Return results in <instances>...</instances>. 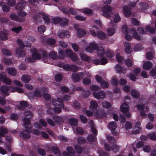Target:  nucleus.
I'll return each instance as SVG.
<instances>
[{
	"label": "nucleus",
	"mask_w": 156,
	"mask_h": 156,
	"mask_svg": "<svg viewBox=\"0 0 156 156\" xmlns=\"http://www.w3.org/2000/svg\"><path fill=\"white\" fill-rule=\"evenodd\" d=\"M24 126H25L26 130L23 131L20 134V136L24 139H26L29 137L30 133L31 132V127L30 125V121L28 118H24L23 119Z\"/></svg>",
	"instance_id": "nucleus-1"
},
{
	"label": "nucleus",
	"mask_w": 156,
	"mask_h": 156,
	"mask_svg": "<svg viewBox=\"0 0 156 156\" xmlns=\"http://www.w3.org/2000/svg\"><path fill=\"white\" fill-rule=\"evenodd\" d=\"M85 49L86 50L89 52H92L94 50H96L98 55L100 56L103 55L105 54L103 48L98 47L97 44L94 42L90 43L89 45L87 46Z\"/></svg>",
	"instance_id": "nucleus-2"
},
{
	"label": "nucleus",
	"mask_w": 156,
	"mask_h": 156,
	"mask_svg": "<svg viewBox=\"0 0 156 156\" xmlns=\"http://www.w3.org/2000/svg\"><path fill=\"white\" fill-rule=\"evenodd\" d=\"M1 89L2 94L5 97L9 95V93L10 92H17L19 93L23 92V90L21 88L11 86L8 87L7 86H3L2 87Z\"/></svg>",
	"instance_id": "nucleus-3"
},
{
	"label": "nucleus",
	"mask_w": 156,
	"mask_h": 156,
	"mask_svg": "<svg viewBox=\"0 0 156 156\" xmlns=\"http://www.w3.org/2000/svg\"><path fill=\"white\" fill-rule=\"evenodd\" d=\"M122 30L123 32L126 33L125 37L126 39L127 40L129 41L131 40L132 37L131 36L127 34H129V32H131L132 34H133V37L136 39L137 40H139L140 39V36L137 35L136 32V30L135 29L132 28L129 32L128 30L126 25H125L122 26Z\"/></svg>",
	"instance_id": "nucleus-4"
},
{
	"label": "nucleus",
	"mask_w": 156,
	"mask_h": 156,
	"mask_svg": "<svg viewBox=\"0 0 156 156\" xmlns=\"http://www.w3.org/2000/svg\"><path fill=\"white\" fill-rule=\"evenodd\" d=\"M51 101L54 106L55 112L56 113L60 112L61 111V108L64 106L63 100L62 98H58L57 100H52Z\"/></svg>",
	"instance_id": "nucleus-5"
},
{
	"label": "nucleus",
	"mask_w": 156,
	"mask_h": 156,
	"mask_svg": "<svg viewBox=\"0 0 156 156\" xmlns=\"http://www.w3.org/2000/svg\"><path fill=\"white\" fill-rule=\"evenodd\" d=\"M42 60L44 62L51 64V62H50L48 60L49 59V56L53 59H56V53L53 51H51L49 55L47 54L45 51H43L42 52Z\"/></svg>",
	"instance_id": "nucleus-6"
},
{
	"label": "nucleus",
	"mask_w": 156,
	"mask_h": 156,
	"mask_svg": "<svg viewBox=\"0 0 156 156\" xmlns=\"http://www.w3.org/2000/svg\"><path fill=\"white\" fill-rule=\"evenodd\" d=\"M31 52L32 53V58L28 57L26 59L27 62H32L34 61V60H37L41 57L38 51H37L35 48H33L31 49Z\"/></svg>",
	"instance_id": "nucleus-7"
},
{
	"label": "nucleus",
	"mask_w": 156,
	"mask_h": 156,
	"mask_svg": "<svg viewBox=\"0 0 156 156\" xmlns=\"http://www.w3.org/2000/svg\"><path fill=\"white\" fill-rule=\"evenodd\" d=\"M129 105L126 103H122L120 106V111L127 118H129L131 116V114L129 112Z\"/></svg>",
	"instance_id": "nucleus-8"
},
{
	"label": "nucleus",
	"mask_w": 156,
	"mask_h": 156,
	"mask_svg": "<svg viewBox=\"0 0 156 156\" xmlns=\"http://www.w3.org/2000/svg\"><path fill=\"white\" fill-rule=\"evenodd\" d=\"M102 11L103 15L108 18L110 16L111 14L115 12L114 9L108 5L105 6L103 9Z\"/></svg>",
	"instance_id": "nucleus-9"
},
{
	"label": "nucleus",
	"mask_w": 156,
	"mask_h": 156,
	"mask_svg": "<svg viewBox=\"0 0 156 156\" xmlns=\"http://www.w3.org/2000/svg\"><path fill=\"white\" fill-rule=\"evenodd\" d=\"M137 109L140 111V115L144 117L146 115V113L149 110L148 107L146 105L138 104L136 106Z\"/></svg>",
	"instance_id": "nucleus-10"
},
{
	"label": "nucleus",
	"mask_w": 156,
	"mask_h": 156,
	"mask_svg": "<svg viewBox=\"0 0 156 156\" xmlns=\"http://www.w3.org/2000/svg\"><path fill=\"white\" fill-rule=\"evenodd\" d=\"M40 17L43 18L45 24H48L50 23V20L48 17V16L47 14L45 13H40L38 15L34 16L33 18L34 19L37 20Z\"/></svg>",
	"instance_id": "nucleus-11"
},
{
	"label": "nucleus",
	"mask_w": 156,
	"mask_h": 156,
	"mask_svg": "<svg viewBox=\"0 0 156 156\" xmlns=\"http://www.w3.org/2000/svg\"><path fill=\"white\" fill-rule=\"evenodd\" d=\"M56 65L62 67L66 71H69L70 70L76 71L78 69L77 67L76 66L73 65L69 66L67 64L63 65L62 63H58L56 64Z\"/></svg>",
	"instance_id": "nucleus-12"
},
{
	"label": "nucleus",
	"mask_w": 156,
	"mask_h": 156,
	"mask_svg": "<svg viewBox=\"0 0 156 156\" xmlns=\"http://www.w3.org/2000/svg\"><path fill=\"white\" fill-rule=\"evenodd\" d=\"M58 52L61 58H63L65 56L70 57L73 53V51L69 49H66L65 52L61 49L59 50Z\"/></svg>",
	"instance_id": "nucleus-13"
},
{
	"label": "nucleus",
	"mask_w": 156,
	"mask_h": 156,
	"mask_svg": "<svg viewBox=\"0 0 156 156\" xmlns=\"http://www.w3.org/2000/svg\"><path fill=\"white\" fill-rule=\"evenodd\" d=\"M57 36L59 38L62 39L65 37H69L70 34L67 31L60 30L58 32Z\"/></svg>",
	"instance_id": "nucleus-14"
},
{
	"label": "nucleus",
	"mask_w": 156,
	"mask_h": 156,
	"mask_svg": "<svg viewBox=\"0 0 156 156\" xmlns=\"http://www.w3.org/2000/svg\"><path fill=\"white\" fill-rule=\"evenodd\" d=\"M146 30H147V31H146V30H144L142 28L140 27L137 29V30L140 34H144L147 32V31H148L149 32L151 33H153L155 31L154 29L151 26H148L147 27Z\"/></svg>",
	"instance_id": "nucleus-15"
},
{
	"label": "nucleus",
	"mask_w": 156,
	"mask_h": 156,
	"mask_svg": "<svg viewBox=\"0 0 156 156\" xmlns=\"http://www.w3.org/2000/svg\"><path fill=\"white\" fill-rule=\"evenodd\" d=\"M116 127V124L114 122H109L108 125V128L111 130L112 133L114 135H116L117 133L115 130Z\"/></svg>",
	"instance_id": "nucleus-16"
},
{
	"label": "nucleus",
	"mask_w": 156,
	"mask_h": 156,
	"mask_svg": "<svg viewBox=\"0 0 156 156\" xmlns=\"http://www.w3.org/2000/svg\"><path fill=\"white\" fill-rule=\"evenodd\" d=\"M152 64L150 61H143L142 68L144 69L149 70L152 68Z\"/></svg>",
	"instance_id": "nucleus-17"
},
{
	"label": "nucleus",
	"mask_w": 156,
	"mask_h": 156,
	"mask_svg": "<svg viewBox=\"0 0 156 156\" xmlns=\"http://www.w3.org/2000/svg\"><path fill=\"white\" fill-rule=\"evenodd\" d=\"M140 123L138 121L136 123L135 126L133 129L132 132L133 133L135 134H138L141 129V128L140 127Z\"/></svg>",
	"instance_id": "nucleus-18"
},
{
	"label": "nucleus",
	"mask_w": 156,
	"mask_h": 156,
	"mask_svg": "<svg viewBox=\"0 0 156 156\" xmlns=\"http://www.w3.org/2000/svg\"><path fill=\"white\" fill-rule=\"evenodd\" d=\"M129 6L125 5L123 8V13L124 16L126 17H129L131 16V14L130 9L128 7Z\"/></svg>",
	"instance_id": "nucleus-19"
},
{
	"label": "nucleus",
	"mask_w": 156,
	"mask_h": 156,
	"mask_svg": "<svg viewBox=\"0 0 156 156\" xmlns=\"http://www.w3.org/2000/svg\"><path fill=\"white\" fill-rule=\"evenodd\" d=\"M4 75V73H3L0 74V80L7 84H10L12 82L11 81L9 78L5 76Z\"/></svg>",
	"instance_id": "nucleus-20"
},
{
	"label": "nucleus",
	"mask_w": 156,
	"mask_h": 156,
	"mask_svg": "<svg viewBox=\"0 0 156 156\" xmlns=\"http://www.w3.org/2000/svg\"><path fill=\"white\" fill-rule=\"evenodd\" d=\"M95 78L97 82L98 83L101 82V85L103 88H106L108 87V83L104 81H102V79L100 76H97Z\"/></svg>",
	"instance_id": "nucleus-21"
},
{
	"label": "nucleus",
	"mask_w": 156,
	"mask_h": 156,
	"mask_svg": "<svg viewBox=\"0 0 156 156\" xmlns=\"http://www.w3.org/2000/svg\"><path fill=\"white\" fill-rule=\"evenodd\" d=\"M83 76V74L80 73L78 74L76 73H73L72 76V79L75 82L79 81L80 79V77L82 78Z\"/></svg>",
	"instance_id": "nucleus-22"
},
{
	"label": "nucleus",
	"mask_w": 156,
	"mask_h": 156,
	"mask_svg": "<svg viewBox=\"0 0 156 156\" xmlns=\"http://www.w3.org/2000/svg\"><path fill=\"white\" fill-rule=\"evenodd\" d=\"M93 94L94 96L97 99L103 98L105 96V93L101 91H99L98 93L94 92L93 93Z\"/></svg>",
	"instance_id": "nucleus-23"
},
{
	"label": "nucleus",
	"mask_w": 156,
	"mask_h": 156,
	"mask_svg": "<svg viewBox=\"0 0 156 156\" xmlns=\"http://www.w3.org/2000/svg\"><path fill=\"white\" fill-rule=\"evenodd\" d=\"M8 132L7 129L3 127H2L0 129V135L4 136L5 134L7 133ZM2 142V138L0 136V144Z\"/></svg>",
	"instance_id": "nucleus-24"
},
{
	"label": "nucleus",
	"mask_w": 156,
	"mask_h": 156,
	"mask_svg": "<svg viewBox=\"0 0 156 156\" xmlns=\"http://www.w3.org/2000/svg\"><path fill=\"white\" fill-rule=\"evenodd\" d=\"M66 150L68 152V153L65 152H63V155L64 156H71L69 154H71L72 155L74 154V152L71 147H68L67 148Z\"/></svg>",
	"instance_id": "nucleus-25"
},
{
	"label": "nucleus",
	"mask_w": 156,
	"mask_h": 156,
	"mask_svg": "<svg viewBox=\"0 0 156 156\" xmlns=\"http://www.w3.org/2000/svg\"><path fill=\"white\" fill-rule=\"evenodd\" d=\"M26 3L24 1H21L18 3L16 7V9H23L25 6Z\"/></svg>",
	"instance_id": "nucleus-26"
},
{
	"label": "nucleus",
	"mask_w": 156,
	"mask_h": 156,
	"mask_svg": "<svg viewBox=\"0 0 156 156\" xmlns=\"http://www.w3.org/2000/svg\"><path fill=\"white\" fill-rule=\"evenodd\" d=\"M28 105L27 102L25 101H22L20 102V105H18L17 107L19 109L22 110L23 108Z\"/></svg>",
	"instance_id": "nucleus-27"
},
{
	"label": "nucleus",
	"mask_w": 156,
	"mask_h": 156,
	"mask_svg": "<svg viewBox=\"0 0 156 156\" xmlns=\"http://www.w3.org/2000/svg\"><path fill=\"white\" fill-rule=\"evenodd\" d=\"M125 52L128 54L130 53L131 51L130 44L129 43L126 42L125 44Z\"/></svg>",
	"instance_id": "nucleus-28"
},
{
	"label": "nucleus",
	"mask_w": 156,
	"mask_h": 156,
	"mask_svg": "<svg viewBox=\"0 0 156 156\" xmlns=\"http://www.w3.org/2000/svg\"><path fill=\"white\" fill-rule=\"evenodd\" d=\"M107 62L108 61L107 59L105 58H101L100 62H97L96 60L94 62L97 65L100 64L102 65H105Z\"/></svg>",
	"instance_id": "nucleus-29"
},
{
	"label": "nucleus",
	"mask_w": 156,
	"mask_h": 156,
	"mask_svg": "<svg viewBox=\"0 0 156 156\" xmlns=\"http://www.w3.org/2000/svg\"><path fill=\"white\" fill-rule=\"evenodd\" d=\"M131 94L134 98H137L139 96V92L135 89H132L131 91Z\"/></svg>",
	"instance_id": "nucleus-30"
},
{
	"label": "nucleus",
	"mask_w": 156,
	"mask_h": 156,
	"mask_svg": "<svg viewBox=\"0 0 156 156\" xmlns=\"http://www.w3.org/2000/svg\"><path fill=\"white\" fill-rule=\"evenodd\" d=\"M9 75L14 76L16 74V70L14 68H10L7 69Z\"/></svg>",
	"instance_id": "nucleus-31"
},
{
	"label": "nucleus",
	"mask_w": 156,
	"mask_h": 156,
	"mask_svg": "<svg viewBox=\"0 0 156 156\" xmlns=\"http://www.w3.org/2000/svg\"><path fill=\"white\" fill-rule=\"evenodd\" d=\"M154 55V51L153 49L151 51H148L146 54V57L148 59H151L153 58Z\"/></svg>",
	"instance_id": "nucleus-32"
},
{
	"label": "nucleus",
	"mask_w": 156,
	"mask_h": 156,
	"mask_svg": "<svg viewBox=\"0 0 156 156\" xmlns=\"http://www.w3.org/2000/svg\"><path fill=\"white\" fill-rule=\"evenodd\" d=\"M16 54L18 56H22L25 54L24 51L21 48H17L16 50Z\"/></svg>",
	"instance_id": "nucleus-33"
},
{
	"label": "nucleus",
	"mask_w": 156,
	"mask_h": 156,
	"mask_svg": "<svg viewBox=\"0 0 156 156\" xmlns=\"http://www.w3.org/2000/svg\"><path fill=\"white\" fill-rule=\"evenodd\" d=\"M85 34V31L83 29H79L77 30V34L78 37H82L84 36Z\"/></svg>",
	"instance_id": "nucleus-34"
},
{
	"label": "nucleus",
	"mask_w": 156,
	"mask_h": 156,
	"mask_svg": "<svg viewBox=\"0 0 156 156\" xmlns=\"http://www.w3.org/2000/svg\"><path fill=\"white\" fill-rule=\"evenodd\" d=\"M22 81L24 82H28L30 80V77L29 76L27 75H23L21 78Z\"/></svg>",
	"instance_id": "nucleus-35"
},
{
	"label": "nucleus",
	"mask_w": 156,
	"mask_h": 156,
	"mask_svg": "<svg viewBox=\"0 0 156 156\" xmlns=\"http://www.w3.org/2000/svg\"><path fill=\"white\" fill-rule=\"evenodd\" d=\"M79 55L81 59L83 60L88 61L89 59V57L84 53H80L79 54Z\"/></svg>",
	"instance_id": "nucleus-36"
},
{
	"label": "nucleus",
	"mask_w": 156,
	"mask_h": 156,
	"mask_svg": "<svg viewBox=\"0 0 156 156\" xmlns=\"http://www.w3.org/2000/svg\"><path fill=\"white\" fill-rule=\"evenodd\" d=\"M94 25L93 27L94 28H98L101 26V23L99 20H95L94 21Z\"/></svg>",
	"instance_id": "nucleus-37"
},
{
	"label": "nucleus",
	"mask_w": 156,
	"mask_h": 156,
	"mask_svg": "<svg viewBox=\"0 0 156 156\" xmlns=\"http://www.w3.org/2000/svg\"><path fill=\"white\" fill-rule=\"evenodd\" d=\"M106 56L108 58H112L114 55L113 52L110 50H108L105 52Z\"/></svg>",
	"instance_id": "nucleus-38"
},
{
	"label": "nucleus",
	"mask_w": 156,
	"mask_h": 156,
	"mask_svg": "<svg viewBox=\"0 0 156 156\" xmlns=\"http://www.w3.org/2000/svg\"><path fill=\"white\" fill-rule=\"evenodd\" d=\"M69 57L73 61H76L79 59L78 56L74 53H73Z\"/></svg>",
	"instance_id": "nucleus-39"
},
{
	"label": "nucleus",
	"mask_w": 156,
	"mask_h": 156,
	"mask_svg": "<svg viewBox=\"0 0 156 156\" xmlns=\"http://www.w3.org/2000/svg\"><path fill=\"white\" fill-rule=\"evenodd\" d=\"M45 27L44 25L40 26L37 28L38 31L40 34L43 33L45 31Z\"/></svg>",
	"instance_id": "nucleus-40"
},
{
	"label": "nucleus",
	"mask_w": 156,
	"mask_h": 156,
	"mask_svg": "<svg viewBox=\"0 0 156 156\" xmlns=\"http://www.w3.org/2000/svg\"><path fill=\"white\" fill-rule=\"evenodd\" d=\"M77 120L75 119H71L69 120V122L71 125L76 126L77 124Z\"/></svg>",
	"instance_id": "nucleus-41"
},
{
	"label": "nucleus",
	"mask_w": 156,
	"mask_h": 156,
	"mask_svg": "<svg viewBox=\"0 0 156 156\" xmlns=\"http://www.w3.org/2000/svg\"><path fill=\"white\" fill-rule=\"evenodd\" d=\"M98 107V104L96 102L94 101H92L90 103V109H94L97 108Z\"/></svg>",
	"instance_id": "nucleus-42"
},
{
	"label": "nucleus",
	"mask_w": 156,
	"mask_h": 156,
	"mask_svg": "<svg viewBox=\"0 0 156 156\" xmlns=\"http://www.w3.org/2000/svg\"><path fill=\"white\" fill-rule=\"evenodd\" d=\"M22 29V27H15L12 28L11 29V30L12 31L16 33H18Z\"/></svg>",
	"instance_id": "nucleus-43"
},
{
	"label": "nucleus",
	"mask_w": 156,
	"mask_h": 156,
	"mask_svg": "<svg viewBox=\"0 0 156 156\" xmlns=\"http://www.w3.org/2000/svg\"><path fill=\"white\" fill-rule=\"evenodd\" d=\"M79 11L78 10H74L72 9H69L68 11H67L66 10H64L63 11L66 13H70L73 14H76L78 13V11Z\"/></svg>",
	"instance_id": "nucleus-44"
},
{
	"label": "nucleus",
	"mask_w": 156,
	"mask_h": 156,
	"mask_svg": "<svg viewBox=\"0 0 156 156\" xmlns=\"http://www.w3.org/2000/svg\"><path fill=\"white\" fill-rule=\"evenodd\" d=\"M61 18L60 17H55L52 19V22L53 23L57 24L58 23H59Z\"/></svg>",
	"instance_id": "nucleus-45"
},
{
	"label": "nucleus",
	"mask_w": 156,
	"mask_h": 156,
	"mask_svg": "<svg viewBox=\"0 0 156 156\" xmlns=\"http://www.w3.org/2000/svg\"><path fill=\"white\" fill-rule=\"evenodd\" d=\"M111 83L113 85H116L118 84V81L116 79V78L115 76H113L112 78L111 81Z\"/></svg>",
	"instance_id": "nucleus-46"
},
{
	"label": "nucleus",
	"mask_w": 156,
	"mask_h": 156,
	"mask_svg": "<svg viewBox=\"0 0 156 156\" xmlns=\"http://www.w3.org/2000/svg\"><path fill=\"white\" fill-rule=\"evenodd\" d=\"M10 18L13 20H17L18 21H21L22 20H20L18 17L15 14H11L10 15Z\"/></svg>",
	"instance_id": "nucleus-47"
},
{
	"label": "nucleus",
	"mask_w": 156,
	"mask_h": 156,
	"mask_svg": "<svg viewBox=\"0 0 156 156\" xmlns=\"http://www.w3.org/2000/svg\"><path fill=\"white\" fill-rule=\"evenodd\" d=\"M155 69H152L150 72V74L154 78H156V66L155 67Z\"/></svg>",
	"instance_id": "nucleus-48"
},
{
	"label": "nucleus",
	"mask_w": 156,
	"mask_h": 156,
	"mask_svg": "<svg viewBox=\"0 0 156 156\" xmlns=\"http://www.w3.org/2000/svg\"><path fill=\"white\" fill-rule=\"evenodd\" d=\"M99 38L103 39L105 37V34L102 31H100L97 32V36Z\"/></svg>",
	"instance_id": "nucleus-49"
},
{
	"label": "nucleus",
	"mask_w": 156,
	"mask_h": 156,
	"mask_svg": "<svg viewBox=\"0 0 156 156\" xmlns=\"http://www.w3.org/2000/svg\"><path fill=\"white\" fill-rule=\"evenodd\" d=\"M115 69L117 72H121L123 73L124 74L125 73V72L122 69L121 67L118 65H117L115 66Z\"/></svg>",
	"instance_id": "nucleus-50"
},
{
	"label": "nucleus",
	"mask_w": 156,
	"mask_h": 156,
	"mask_svg": "<svg viewBox=\"0 0 156 156\" xmlns=\"http://www.w3.org/2000/svg\"><path fill=\"white\" fill-rule=\"evenodd\" d=\"M115 31V28H111L108 29L107 31V34L108 35L111 36L112 35Z\"/></svg>",
	"instance_id": "nucleus-51"
},
{
	"label": "nucleus",
	"mask_w": 156,
	"mask_h": 156,
	"mask_svg": "<svg viewBox=\"0 0 156 156\" xmlns=\"http://www.w3.org/2000/svg\"><path fill=\"white\" fill-rule=\"evenodd\" d=\"M2 53L3 55H5L10 56L11 55V53L9 51L5 49H2Z\"/></svg>",
	"instance_id": "nucleus-52"
},
{
	"label": "nucleus",
	"mask_w": 156,
	"mask_h": 156,
	"mask_svg": "<svg viewBox=\"0 0 156 156\" xmlns=\"http://www.w3.org/2000/svg\"><path fill=\"white\" fill-rule=\"evenodd\" d=\"M0 37L3 40H6L8 38L6 34L3 32L0 33Z\"/></svg>",
	"instance_id": "nucleus-53"
},
{
	"label": "nucleus",
	"mask_w": 156,
	"mask_h": 156,
	"mask_svg": "<svg viewBox=\"0 0 156 156\" xmlns=\"http://www.w3.org/2000/svg\"><path fill=\"white\" fill-rule=\"evenodd\" d=\"M113 19L115 23L119 22L121 18L119 16L118 14H115L113 17Z\"/></svg>",
	"instance_id": "nucleus-54"
},
{
	"label": "nucleus",
	"mask_w": 156,
	"mask_h": 156,
	"mask_svg": "<svg viewBox=\"0 0 156 156\" xmlns=\"http://www.w3.org/2000/svg\"><path fill=\"white\" fill-rule=\"evenodd\" d=\"M83 13L87 14H90L92 13V10L88 8H85L84 9H83L81 11Z\"/></svg>",
	"instance_id": "nucleus-55"
},
{
	"label": "nucleus",
	"mask_w": 156,
	"mask_h": 156,
	"mask_svg": "<svg viewBox=\"0 0 156 156\" xmlns=\"http://www.w3.org/2000/svg\"><path fill=\"white\" fill-rule=\"evenodd\" d=\"M139 7L141 10H143L147 8V5L145 3H142L139 4Z\"/></svg>",
	"instance_id": "nucleus-56"
},
{
	"label": "nucleus",
	"mask_w": 156,
	"mask_h": 156,
	"mask_svg": "<svg viewBox=\"0 0 156 156\" xmlns=\"http://www.w3.org/2000/svg\"><path fill=\"white\" fill-rule=\"evenodd\" d=\"M17 42L19 44V46L21 48H23L24 47L25 45L26 46H27V45L25 43H24V44H23L22 41L20 39H18L17 40Z\"/></svg>",
	"instance_id": "nucleus-57"
},
{
	"label": "nucleus",
	"mask_w": 156,
	"mask_h": 156,
	"mask_svg": "<svg viewBox=\"0 0 156 156\" xmlns=\"http://www.w3.org/2000/svg\"><path fill=\"white\" fill-rule=\"evenodd\" d=\"M7 102H9L8 100H6L5 98L0 97V104L2 105H4Z\"/></svg>",
	"instance_id": "nucleus-58"
},
{
	"label": "nucleus",
	"mask_w": 156,
	"mask_h": 156,
	"mask_svg": "<svg viewBox=\"0 0 156 156\" xmlns=\"http://www.w3.org/2000/svg\"><path fill=\"white\" fill-rule=\"evenodd\" d=\"M68 22V21L66 19H62L61 18L60 24L61 26H64L67 24Z\"/></svg>",
	"instance_id": "nucleus-59"
},
{
	"label": "nucleus",
	"mask_w": 156,
	"mask_h": 156,
	"mask_svg": "<svg viewBox=\"0 0 156 156\" xmlns=\"http://www.w3.org/2000/svg\"><path fill=\"white\" fill-rule=\"evenodd\" d=\"M94 116L97 118H102L103 117L106 116V114L105 113L101 112V114L100 115L98 113H96L94 115Z\"/></svg>",
	"instance_id": "nucleus-60"
},
{
	"label": "nucleus",
	"mask_w": 156,
	"mask_h": 156,
	"mask_svg": "<svg viewBox=\"0 0 156 156\" xmlns=\"http://www.w3.org/2000/svg\"><path fill=\"white\" fill-rule=\"evenodd\" d=\"M116 59L117 61L119 62H121L123 60V58L119 53H117L116 55Z\"/></svg>",
	"instance_id": "nucleus-61"
},
{
	"label": "nucleus",
	"mask_w": 156,
	"mask_h": 156,
	"mask_svg": "<svg viewBox=\"0 0 156 156\" xmlns=\"http://www.w3.org/2000/svg\"><path fill=\"white\" fill-rule=\"evenodd\" d=\"M55 79L57 82H59L62 80V76L60 74H58L55 76Z\"/></svg>",
	"instance_id": "nucleus-62"
},
{
	"label": "nucleus",
	"mask_w": 156,
	"mask_h": 156,
	"mask_svg": "<svg viewBox=\"0 0 156 156\" xmlns=\"http://www.w3.org/2000/svg\"><path fill=\"white\" fill-rule=\"evenodd\" d=\"M47 43L50 45H53L55 43V40L52 38H49L47 40Z\"/></svg>",
	"instance_id": "nucleus-63"
},
{
	"label": "nucleus",
	"mask_w": 156,
	"mask_h": 156,
	"mask_svg": "<svg viewBox=\"0 0 156 156\" xmlns=\"http://www.w3.org/2000/svg\"><path fill=\"white\" fill-rule=\"evenodd\" d=\"M125 63L126 65L128 67H130L132 66V62L129 59L126 60L125 61Z\"/></svg>",
	"instance_id": "nucleus-64"
}]
</instances>
